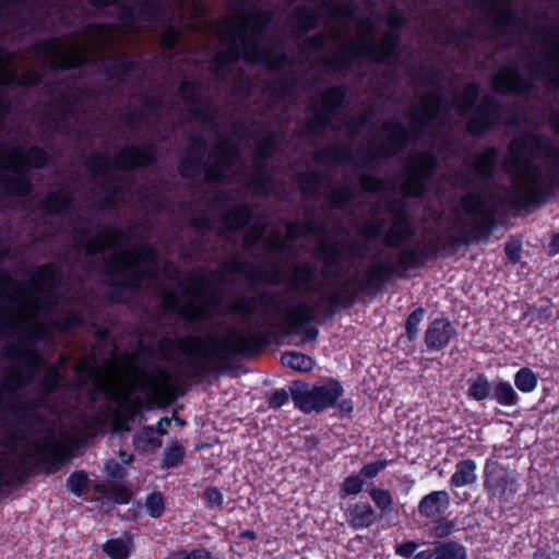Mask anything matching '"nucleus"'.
Instances as JSON below:
<instances>
[{"mask_svg": "<svg viewBox=\"0 0 559 559\" xmlns=\"http://www.w3.org/2000/svg\"><path fill=\"white\" fill-rule=\"evenodd\" d=\"M313 254L322 262L320 277L313 265L302 262L288 280L287 289L294 296L281 308L282 325L287 334H297L319 317H332L337 308L352 306L360 290L367 286L380 287L393 274V266L381 261L368 269L367 280L350 276L340 282L354 261L365 254L362 246L354 239L342 243L321 238Z\"/></svg>", "mask_w": 559, "mask_h": 559, "instance_id": "nucleus-1", "label": "nucleus"}, {"mask_svg": "<svg viewBox=\"0 0 559 559\" xmlns=\"http://www.w3.org/2000/svg\"><path fill=\"white\" fill-rule=\"evenodd\" d=\"M509 154L504 168L512 177L508 192L510 204L523 207L538 202L544 197V178L535 160L549 162L555 176L559 177V147L547 136L526 132L510 141Z\"/></svg>", "mask_w": 559, "mask_h": 559, "instance_id": "nucleus-2", "label": "nucleus"}, {"mask_svg": "<svg viewBox=\"0 0 559 559\" xmlns=\"http://www.w3.org/2000/svg\"><path fill=\"white\" fill-rule=\"evenodd\" d=\"M452 104L441 92L427 93L421 99V110L411 106V128L400 121L384 120L381 124L385 132L380 145L381 154L394 157L409 144L419 143L425 136L436 138L445 122Z\"/></svg>", "mask_w": 559, "mask_h": 559, "instance_id": "nucleus-3", "label": "nucleus"}, {"mask_svg": "<svg viewBox=\"0 0 559 559\" xmlns=\"http://www.w3.org/2000/svg\"><path fill=\"white\" fill-rule=\"evenodd\" d=\"M102 390L110 400L126 406L141 403V397L135 396V392H142L147 397H170L175 383L166 370L143 371L129 368L111 374L102 383Z\"/></svg>", "mask_w": 559, "mask_h": 559, "instance_id": "nucleus-4", "label": "nucleus"}, {"mask_svg": "<svg viewBox=\"0 0 559 559\" xmlns=\"http://www.w3.org/2000/svg\"><path fill=\"white\" fill-rule=\"evenodd\" d=\"M551 52L546 53V59L558 67L542 68L537 59H532L527 69L532 78H525L516 66L500 67L492 78V87L499 94H515L528 96L535 90V80L546 79L548 86L559 91V40L550 41Z\"/></svg>", "mask_w": 559, "mask_h": 559, "instance_id": "nucleus-5", "label": "nucleus"}, {"mask_svg": "<svg viewBox=\"0 0 559 559\" xmlns=\"http://www.w3.org/2000/svg\"><path fill=\"white\" fill-rule=\"evenodd\" d=\"M479 87L468 83L461 95L450 99L461 117H467L466 132L473 136H481L502 122L503 106L493 96L486 95L478 103Z\"/></svg>", "mask_w": 559, "mask_h": 559, "instance_id": "nucleus-6", "label": "nucleus"}, {"mask_svg": "<svg viewBox=\"0 0 559 559\" xmlns=\"http://www.w3.org/2000/svg\"><path fill=\"white\" fill-rule=\"evenodd\" d=\"M109 41L108 31L96 25L88 29L83 43L68 45L59 39L40 45L45 62L52 68H71L94 61L93 50H102Z\"/></svg>", "mask_w": 559, "mask_h": 559, "instance_id": "nucleus-7", "label": "nucleus"}, {"mask_svg": "<svg viewBox=\"0 0 559 559\" xmlns=\"http://www.w3.org/2000/svg\"><path fill=\"white\" fill-rule=\"evenodd\" d=\"M347 88L344 84L333 85L324 90L319 99L311 104L313 116L300 123V131L307 138L316 139L325 129L341 131L335 123L338 111L345 105Z\"/></svg>", "mask_w": 559, "mask_h": 559, "instance_id": "nucleus-8", "label": "nucleus"}, {"mask_svg": "<svg viewBox=\"0 0 559 559\" xmlns=\"http://www.w3.org/2000/svg\"><path fill=\"white\" fill-rule=\"evenodd\" d=\"M343 393L342 384L334 379H330L321 385H310L301 381H295L290 385L294 404L305 414L321 413L335 406Z\"/></svg>", "mask_w": 559, "mask_h": 559, "instance_id": "nucleus-9", "label": "nucleus"}, {"mask_svg": "<svg viewBox=\"0 0 559 559\" xmlns=\"http://www.w3.org/2000/svg\"><path fill=\"white\" fill-rule=\"evenodd\" d=\"M320 14L308 7L299 5L294 9L288 17L292 36L295 40L301 39L299 48H309L316 51L323 50L330 39L341 40L342 32L332 27L329 32H319L312 36H306L309 31L318 27Z\"/></svg>", "mask_w": 559, "mask_h": 559, "instance_id": "nucleus-10", "label": "nucleus"}, {"mask_svg": "<svg viewBox=\"0 0 559 559\" xmlns=\"http://www.w3.org/2000/svg\"><path fill=\"white\" fill-rule=\"evenodd\" d=\"M383 141L384 139L377 144V147L360 148L357 152L359 156H356L347 145L329 144L314 150L312 158L318 164H346L359 169H376L378 159L386 158L380 150Z\"/></svg>", "mask_w": 559, "mask_h": 559, "instance_id": "nucleus-11", "label": "nucleus"}, {"mask_svg": "<svg viewBox=\"0 0 559 559\" xmlns=\"http://www.w3.org/2000/svg\"><path fill=\"white\" fill-rule=\"evenodd\" d=\"M439 164L438 156L431 151L417 152L408 156L406 178L401 183L405 198H421L427 192V181L430 180Z\"/></svg>", "mask_w": 559, "mask_h": 559, "instance_id": "nucleus-12", "label": "nucleus"}, {"mask_svg": "<svg viewBox=\"0 0 559 559\" xmlns=\"http://www.w3.org/2000/svg\"><path fill=\"white\" fill-rule=\"evenodd\" d=\"M472 7L487 17L489 27L498 35L525 26L526 20L510 4L509 0H471Z\"/></svg>", "mask_w": 559, "mask_h": 559, "instance_id": "nucleus-13", "label": "nucleus"}, {"mask_svg": "<svg viewBox=\"0 0 559 559\" xmlns=\"http://www.w3.org/2000/svg\"><path fill=\"white\" fill-rule=\"evenodd\" d=\"M400 44V34L396 31H388L379 43L360 37L354 45V55L366 56L377 64L393 67L397 59Z\"/></svg>", "mask_w": 559, "mask_h": 559, "instance_id": "nucleus-14", "label": "nucleus"}, {"mask_svg": "<svg viewBox=\"0 0 559 559\" xmlns=\"http://www.w3.org/2000/svg\"><path fill=\"white\" fill-rule=\"evenodd\" d=\"M385 211L392 216V224L383 236L384 243L389 248H401L416 234L404 205L394 202L388 203Z\"/></svg>", "mask_w": 559, "mask_h": 559, "instance_id": "nucleus-15", "label": "nucleus"}, {"mask_svg": "<svg viewBox=\"0 0 559 559\" xmlns=\"http://www.w3.org/2000/svg\"><path fill=\"white\" fill-rule=\"evenodd\" d=\"M487 202L486 194L476 190H469L461 198L463 211L473 217L474 226L480 233H490L495 226V212Z\"/></svg>", "mask_w": 559, "mask_h": 559, "instance_id": "nucleus-16", "label": "nucleus"}, {"mask_svg": "<svg viewBox=\"0 0 559 559\" xmlns=\"http://www.w3.org/2000/svg\"><path fill=\"white\" fill-rule=\"evenodd\" d=\"M484 488L490 500L507 502L518 490L516 480L504 471L485 469Z\"/></svg>", "mask_w": 559, "mask_h": 559, "instance_id": "nucleus-17", "label": "nucleus"}, {"mask_svg": "<svg viewBox=\"0 0 559 559\" xmlns=\"http://www.w3.org/2000/svg\"><path fill=\"white\" fill-rule=\"evenodd\" d=\"M456 334L457 332L450 321L436 319L429 324L425 333V344L429 349L440 350L448 346Z\"/></svg>", "mask_w": 559, "mask_h": 559, "instance_id": "nucleus-18", "label": "nucleus"}, {"mask_svg": "<svg viewBox=\"0 0 559 559\" xmlns=\"http://www.w3.org/2000/svg\"><path fill=\"white\" fill-rule=\"evenodd\" d=\"M413 559H467V552L459 542H436L432 548L416 554Z\"/></svg>", "mask_w": 559, "mask_h": 559, "instance_id": "nucleus-19", "label": "nucleus"}, {"mask_svg": "<svg viewBox=\"0 0 559 559\" xmlns=\"http://www.w3.org/2000/svg\"><path fill=\"white\" fill-rule=\"evenodd\" d=\"M450 495L445 490L431 491L418 503V512L427 519L441 516L450 507Z\"/></svg>", "mask_w": 559, "mask_h": 559, "instance_id": "nucleus-20", "label": "nucleus"}, {"mask_svg": "<svg viewBox=\"0 0 559 559\" xmlns=\"http://www.w3.org/2000/svg\"><path fill=\"white\" fill-rule=\"evenodd\" d=\"M357 40H349L345 49L322 58V64L335 74H343L355 68V60L361 56L354 55V45Z\"/></svg>", "mask_w": 559, "mask_h": 559, "instance_id": "nucleus-21", "label": "nucleus"}, {"mask_svg": "<svg viewBox=\"0 0 559 559\" xmlns=\"http://www.w3.org/2000/svg\"><path fill=\"white\" fill-rule=\"evenodd\" d=\"M476 37V29L467 27L465 29H456L448 27L442 32L436 34V39L444 47H453L462 52H467L469 43Z\"/></svg>", "mask_w": 559, "mask_h": 559, "instance_id": "nucleus-22", "label": "nucleus"}, {"mask_svg": "<svg viewBox=\"0 0 559 559\" xmlns=\"http://www.w3.org/2000/svg\"><path fill=\"white\" fill-rule=\"evenodd\" d=\"M345 518L352 528L360 530L370 527L376 523L378 516L370 503L356 502L348 506Z\"/></svg>", "mask_w": 559, "mask_h": 559, "instance_id": "nucleus-23", "label": "nucleus"}, {"mask_svg": "<svg viewBox=\"0 0 559 559\" xmlns=\"http://www.w3.org/2000/svg\"><path fill=\"white\" fill-rule=\"evenodd\" d=\"M499 152L495 146L483 151L473 163L475 175L483 181L489 182L495 177V170L498 163Z\"/></svg>", "mask_w": 559, "mask_h": 559, "instance_id": "nucleus-24", "label": "nucleus"}, {"mask_svg": "<svg viewBox=\"0 0 559 559\" xmlns=\"http://www.w3.org/2000/svg\"><path fill=\"white\" fill-rule=\"evenodd\" d=\"M255 308L254 299L247 296V357L255 354L269 344V334L266 331L254 332L252 328V314Z\"/></svg>", "mask_w": 559, "mask_h": 559, "instance_id": "nucleus-25", "label": "nucleus"}, {"mask_svg": "<svg viewBox=\"0 0 559 559\" xmlns=\"http://www.w3.org/2000/svg\"><path fill=\"white\" fill-rule=\"evenodd\" d=\"M396 258L400 269L406 271L408 269L419 267L427 259L426 248L423 242L418 241L414 246L402 245Z\"/></svg>", "mask_w": 559, "mask_h": 559, "instance_id": "nucleus-26", "label": "nucleus"}, {"mask_svg": "<svg viewBox=\"0 0 559 559\" xmlns=\"http://www.w3.org/2000/svg\"><path fill=\"white\" fill-rule=\"evenodd\" d=\"M45 162L46 156L39 148H32L27 154H24L22 150H14L5 160V167L13 170H20L26 165L39 168Z\"/></svg>", "mask_w": 559, "mask_h": 559, "instance_id": "nucleus-27", "label": "nucleus"}, {"mask_svg": "<svg viewBox=\"0 0 559 559\" xmlns=\"http://www.w3.org/2000/svg\"><path fill=\"white\" fill-rule=\"evenodd\" d=\"M179 347L187 356L212 360L216 344L198 337H186L179 341Z\"/></svg>", "mask_w": 559, "mask_h": 559, "instance_id": "nucleus-28", "label": "nucleus"}, {"mask_svg": "<svg viewBox=\"0 0 559 559\" xmlns=\"http://www.w3.org/2000/svg\"><path fill=\"white\" fill-rule=\"evenodd\" d=\"M280 147V139L276 134H270L265 136L258 145L255 155L260 163V175L261 178L269 183L271 178L266 175L265 167L271 158L275 155Z\"/></svg>", "mask_w": 559, "mask_h": 559, "instance_id": "nucleus-29", "label": "nucleus"}, {"mask_svg": "<svg viewBox=\"0 0 559 559\" xmlns=\"http://www.w3.org/2000/svg\"><path fill=\"white\" fill-rule=\"evenodd\" d=\"M102 549L110 559H129L134 550L133 538L127 534L110 538L103 544Z\"/></svg>", "mask_w": 559, "mask_h": 559, "instance_id": "nucleus-30", "label": "nucleus"}, {"mask_svg": "<svg viewBox=\"0 0 559 559\" xmlns=\"http://www.w3.org/2000/svg\"><path fill=\"white\" fill-rule=\"evenodd\" d=\"M476 469L477 465L474 460L466 459L457 462L450 478V486L460 488L475 484L477 480Z\"/></svg>", "mask_w": 559, "mask_h": 559, "instance_id": "nucleus-31", "label": "nucleus"}, {"mask_svg": "<svg viewBox=\"0 0 559 559\" xmlns=\"http://www.w3.org/2000/svg\"><path fill=\"white\" fill-rule=\"evenodd\" d=\"M296 180L304 194L317 195L328 177L323 171L308 170L298 173Z\"/></svg>", "mask_w": 559, "mask_h": 559, "instance_id": "nucleus-32", "label": "nucleus"}, {"mask_svg": "<svg viewBox=\"0 0 559 559\" xmlns=\"http://www.w3.org/2000/svg\"><path fill=\"white\" fill-rule=\"evenodd\" d=\"M356 197V189L346 183L333 188L328 195L329 202L332 205V207L342 211H345L348 207H350Z\"/></svg>", "mask_w": 559, "mask_h": 559, "instance_id": "nucleus-33", "label": "nucleus"}, {"mask_svg": "<svg viewBox=\"0 0 559 559\" xmlns=\"http://www.w3.org/2000/svg\"><path fill=\"white\" fill-rule=\"evenodd\" d=\"M491 397L500 405L511 407L518 405L520 397L511 383L499 381L492 386Z\"/></svg>", "mask_w": 559, "mask_h": 559, "instance_id": "nucleus-34", "label": "nucleus"}, {"mask_svg": "<svg viewBox=\"0 0 559 559\" xmlns=\"http://www.w3.org/2000/svg\"><path fill=\"white\" fill-rule=\"evenodd\" d=\"M281 361L285 367L300 372H308L314 366V360L310 356L298 352L284 353Z\"/></svg>", "mask_w": 559, "mask_h": 559, "instance_id": "nucleus-35", "label": "nucleus"}, {"mask_svg": "<svg viewBox=\"0 0 559 559\" xmlns=\"http://www.w3.org/2000/svg\"><path fill=\"white\" fill-rule=\"evenodd\" d=\"M492 392V386L490 385L487 377L483 373L477 374V377L469 381V386L467 390V395L475 401H483L490 395Z\"/></svg>", "mask_w": 559, "mask_h": 559, "instance_id": "nucleus-36", "label": "nucleus"}, {"mask_svg": "<svg viewBox=\"0 0 559 559\" xmlns=\"http://www.w3.org/2000/svg\"><path fill=\"white\" fill-rule=\"evenodd\" d=\"M515 386L523 393H530L537 386V377L534 371L523 367L514 376Z\"/></svg>", "mask_w": 559, "mask_h": 559, "instance_id": "nucleus-37", "label": "nucleus"}, {"mask_svg": "<svg viewBox=\"0 0 559 559\" xmlns=\"http://www.w3.org/2000/svg\"><path fill=\"white\" fill-rule=\"evenodd\" d=\"M455 526V521L449 520L448 518L444 516H438L432 522L429 528V534L433 538L442 539L451 535L452 532H454Z\"/></svg>", "mask_w": 559, "mask_h": 559, "instance_id": "nucleus-38", "label": "nucleus"}, {"mask_svg": "<svg viewBox=\"0 0 559 559\" xmlns=\"http://www.w3.org/2000/svg\"><path fill=\"white\" fill-rule=\"evenodd\" d=\"M16 299L20 301L21 319H32L37 316L39 306L33 294L24 295L21 293Z\"/></svg>", "mask_w": 559, "mask_h": 559, "instance_id": "nucleus-39", "label": "nucleus"}, {"mask_svg": "<svg viewBox=\"0 0 559 559\" xmlns=\"http://www.w3.org/2000/svg\"><path fill=\"white\" fill-rule=\"evenodd\" d=\"M359 233L370 240L377 239L382 235L384 236V222L374 217L368 218L360 226Z\"/></svg>", "mask_w": 559, "mask_h": 559, "instance_id": "nucleus-40", "label": "nucleus"}, {"mask_svg": "<svg viewBox=\"0 0 559 559\" xmlns=\"http://www.w3.org/2000/svg\"><path fill=\"white\" fill-rule=\"evenodd\" d=\"M369 495L382 514H386L392 510L393 498L389 490L372 488Z\"/></svg>", "mask_w": 559, "mask_h": 559, "instance_id": "nucleus-41", "label": "nucleus"}, {"mask_svg": "<svg viewBox=\"0 0 559 559\" xmlns=\"http://www.w3.org/2000/svg\"><path fill=\"white\" fill-rule=\"evenodd\" d=\"M17 80V73L12 67L10 56L0 50V82L3 84H10Z\"/></svg>", "mask_w": 559, "mask_h": 559, "instance_id": "nucleus-42", "label": "nucleus"}, {"mask_svg": "<svg viewBox=\"0 0 559 559\" xmlns=\"http://www.w3.org/2000/svg\"><path fill=\"white\" fill-rule=\"evenodd\" d=\"M425 309L423 307H418L413 312H411L406 319L405 330L406 336L409 341H413L418 334V326L425 316Z\"/></svg>", "mask_w": 559, "mask_h": 559, "instance_id": "nucleus-43", "label": "nucleus"}, {"mask_svg": "<svg viewBox=\"0 0 559 559\" xmlns=\"http://www.w3.org/2000/svg\"><path fill=\"white\" fill-rule=\"evenodd\" d=\"M146 513L152 518H159L165 511V501L160 493L153 492L145 499Z\"/></svg>", "mask_w": 559, "mask_h": 559, "instance_id": "nucleus-44", "label": "nucleus"}, {"mask_svg": "<svg viewBox=\"0 0 559 559\" xmlns=\"http://www.w3.org/2000/svg\"><path fill=\"white\" fill-rule=\"evenodd\" d=\"M298 223H299L302 236H306V235L324 236L326 233L325 224L319 223L314 216H309Z\"/></svg>", "mask_w": 559, "mask_h": 559, "instance_id": "nucleus-45", "label": "nucleus"}, {"mask_svg": "<svg viewBox=\"0 0 559 559\" xmlns=\"http://www.w3.org/2000/svg\"><path fill=\"white\" fill-rule=\"evenodd\" d=\"M87 483V474L84 472H76L70 475V477L68 478L67 488L70 492L79 496L86 488Z\"/></svg>", "mask_w": 559, "mask_h": 559, "instance_id": "nucleus-46", "label": "nucleus"}, {"mask_svg": "<svg viewBox=\"0 0 559 559\" xmlns=\"http://www.w3.org/2000/svg\"><path fill=\"white\" fill-rule=\"evenodd\" d=\"M371 116L368 114H362L356 117H353L347 121L346 128L349 138L357 136L360 131L369 123Z\"/></svg>", "mask_w": 559, "mask_h": 559, "instance_id": "nucleus-47", "label": "nucleus"}, {"mask_svg": "<svg viewBox=\"0 0 559 559\" xmlns=\"http://www.w3.org/2000/svg\"><path fill=\"white\" fill-rule=\"evenodd\" d=\"M359 183L361 188L367 192H380L384 188L383 180L366 173L359 176Z\"/></svg>", "mask_w": 559, "mask_h": 559, "instance_id": "nucleus-48", "label": "nucleus"}, {"mask_svg": "<svg viewBox=\"0 0 559 559\" xmlns=\"http://www.w3.org/2000/svg\"><path fill=\"white\" fill-rule=\"evenodd\" d=\"M95 488L96 490L106 493L117 503H128L131 497V492L126 487H117L112 488L111 490H107L105 486L97 485Z\"/></svg>", "mask_w": 559, "mask_h": 559, "instance_id": "nucleus-49", "label": "nucleus"}, {"mask_svg": "<svg viewBox=\"0 0 559 559\" xmlns=\"http://www.w3.org/2000/svg\"><path fill=\"white\" fill-rule=\"evenodd\" d=\"M364 479L360 475H349L342 485L344 495H357L361 491Z\"/></svg>", "mask_w": 559, "mask_h": 559, "instance_id": "nucleus-50", "label": "nucleus"}, {"mask_svg": "<svg viewBox=\"0 0 559 559\" xmlns=\"http://www.w3.org/2000/svg\"><path fill=\"white\" fill-rule=\"evenodd\" d=\"M266 248L274 253L283 254L290 250V245L285 237L276 235L267 240Z\"/></svg>", "mask_w": 559, "mask_h": 559, "instance_id": "nucleus-51", "label": "nucleus"}, {"mask_svg": "<svg viewBox=\"0 0 559 559\" xmlns=\"http://www.w3.org/2000/svg\"><path fill=\"white\" fill-rule=\"evenodd\" d=\"M200 299L195 298L190 306H187L182 310V314L188 319H201L209 314V310L204 307H201Z\"/></svg>", "mask_w": 559, "mask_h": 559, "instance_id": "nucleus-52", "label": "nucleus"}, {"mask_svg": "<svg viewBox=\"0 0 559 559\" xmlns=\"http://www.w3.org/2000/svg\"><path fill=\"white\" fill-rule=\"evenodd\" d=\"M170 559H211V554L205 549L179 550L171 554Z\"/></svg>", "mask_w": 559, "mask_h": 559, "instance_id": "nucleus-53", "label": "nucleus"}, {"mask_svg": "<svg viewBox=\"0 0 559 559\" xmlns=\"http://www.w3.org/2000/svg\"><path fill=\"white\" fill-rule=\"evenodd\" d=\"M418 544L414 540H407L401 544H396L394 547L395 554L400 557L409 559L414 558V554L418 548Z\"/></svg>", "mask_w": 559, "mask_h": 559, "instance_id": "nucleus-54", "label": "nucleus"}, {"mask_svg": "<svg viewBox=\"0 0 559 559\" xmlns=\"http://www.w3.org/2000/svg\"><path fill=\"white\" fill-rule=\"evenodd\" d=\"M385 466H386V461H377L374 463H370V464L362 466L359 475L361 477H366V478H373L378 475L379 472L384 469Z\"/></svg>", "mask_w": 559, "mask_h": 559, "instance_id": "nucleus-55", "label": "nucleus"}, {"mask_svg": "<svg viewBox=\"0 0 559 559\" xmlns=\"http://www.w3.org/2000/svg\"><path fill=\"white\" fill-rule=\"evenodd\" d=\"M289 395L292 396L290 389L288 391L284 389L274 391L269 400L270 407L280 408L288 401Z\"/></svg>", "mask_w": 559, "mask_h": 559, "instance_id": "nucleus-56", "label": "nucleus"}, {"mask_svg": "<svg viewBox=\"0 0 559 559\" xmlns=\"http://www.w3.org/2000/svg\"><path fill=\"white\" fill-rule=\"evenodd\" d=\"M141 257L131 253H121L117 258V265L121 269L135 267L140 264Z\"/></svg>", "mask_w": 559, "mask_h": 559, "instance_id": "nucleus-57", "label": "nucleus"}, {"mask_svg": "<svg viewBox=\"0 0 559 559\" xmlns=\"http://www.w3.org/2000/svg\"><path fill=\"white\" fill-rule=\"evenodd\" d=\"M531 313L534 320L545 323L552 317V308L549 305L539 306L535 307Z\"/></svg>", "mask_w": 559, "mask_h": 559, "instance_id": "nucleus-58", "label": "nucleus"}, {"mask_svg": "<svg viewBox=\"0 0 559 559\" xmlns=\"http://www.w3.org/2000/svg\"><path fill=\"white\" fill-rule=\"evenodd\" d=\"M506 254L512 263H516L521 259V243L518 241H509L504 247Z\"/></svg>", "mask_w": 559, "mask_h": 559, "instance_id": "nucleus-59", "label": "nucleus"}, {"mask_svg": "<svg viewBox=\"0 0 559 559\" xmlns=\"http://www.w3.org/2000/svg\"><path fill=\"white\" fill-rule=\"evenodd\" d=\"M130 160L128 162V166H139L146 162L143 153L134 147L127 148L123 153Z\"/></svg>", "mask_w": 559, "mask_h": 559, "instance_id": "nucleus-60", "label": "nucleus"}, {"mask_svg": "<svg viewBox=\"0 0 559 559\" xmlns=\"http://www.w3.org/2000/svg\"><path fill=\"white\" fill-rule=\"evenodd\" d=\"M285 228L287 241H296L302 236L298 222H286Z\"/></svg>", "mask_w": 559, "mask_h": 559, "instance_id": "nucleus-61", "label": "nucleus"}, {"mask_svg": "<svg viewBox=\"0 0 559 559\" xmlns=\"http://www.w3.org/2000/svg\"><path fill=\"white\" fill-rule=\"evenodd\" d=\"M388 23L394 28L393 31H396L405 25L406 19L401 12L393 10L388 16Z\"/></svg>", "mask_w": 559, "mask_h": 559, "instance_id": "nucleus-62", "label": "nucleus"}, {"mask_svg": "<svg viewBox=\"0 0 559 559\" xmlns=\"http://www.w3.org/2000/svg\"><path fill=\"white\" fill-rule=\"evenodd\" d=\"M106 471L112 478H120L124 475L126 468L118 462L110 460L106 463Z\"/></svg>", "mask_w": 559, "mask_h": 559, "instance_id": "nucleus-63", "label": "nucleus"}, {"mask_svg": "<svg viewBox=\"0 0 559 559\" xmlns=\"http://www.w3.org/2000/svg\"><path fill=\"white\" fill-rule=\"evenodd\" d=\"M204 499L210 506H219L223 502V495L215 488H210L204 492Z\"/></svg>", "mask_w": 559, "mask_h": 559, "instance_id": "nucleus-64", "label": "nucleus"}]
</instances>
